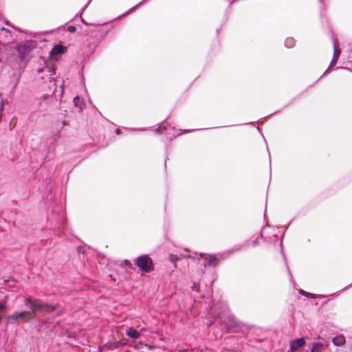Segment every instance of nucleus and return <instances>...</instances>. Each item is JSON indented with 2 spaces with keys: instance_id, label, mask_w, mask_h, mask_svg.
<instances>
[{
  "instance_id": "obj_30",
  "label": "nucleus",
  "mask_w": 352,
  "mask_h": 352,
  "mask_svg": "<svg viewBox=\"0 0 352 352\" xmlns=\"http://www.w3.org/2000/svg\"><path fill=\"white\" fill-rule=\"evenodd\" d=\"M344 69H347L348 71H350V72H352V70H351V69H348V68H344Z\"/></svg>"
},
{
  "instance_id": "obj_29",
  "label": "nucleus",
  "mask_w": 352,
  "mask_h": 352,
  "mask_svg": "<svg viewBox=\"0 0 352 352\" xmlns=\"http://www.w3.org/2000/svg\"><path fill=\"white\" fill-rule=\"evenodd\" d=\"M63 313V311H60L58 312V315L59 316V315L62 314Z\"/></svg>"
},
{
  "instance_id": "obj_17",
  "label": "nucleus",
  "mask_w": 352,
  "mask_h": 352,
  "mask_svg": "<svg viewBox=\"0 0 352 352\" xmlns=\"http://www.w3.org/2000/svg\"><path fill=\"white\" fill-rule=\"evenodd\" d=\"M300 294H301L302 295L306 296H314V294L307 292L302 289L300 290Z\"/></svg>"
},
{
  "instance_id": "obj_20",
  "label": "nucleus",
  "mask_w": 352,
  "mask_h": 352,
  "mask_svg": "<svg viewBox=\"0 0 352 352\" xmlns=\"http://www.w3.org/2000/svg\"><path fill=\"white\" fill-rule=\"evenodd\" d=\"M192 289L193 290L198 292L199 291V285H197L196 283H194L193 286L192 287Z\"/></svg>"
},
{
  "instance_id": "obj_27",
  "label": "nucleus",
  "mask_w": 352,
  "mask_h": 352,
  "mask_svg": "<svg viewBox=\"0 0 352 352\" xmlns=\"http://www.w3.org/2000/svg\"><path fill=\"white\" fill-rule=\"evenodd\" d=\"M67 336H68L69 338H71V337L72 336V333H67Z\"/></svg>"
},
{
  "instance_id": "obj_10",
  "label": "nucleus",
  "mask_w": 352,
  "mask_h": 352,
  "mask_svg": "<svg viewBox=\"0 0 352 352\" xmlns=\"http://www.w3.org/2000/svg\"><path fill=\"white\" fill-rule=\"evenodd\" d=\"M65 48L63 47V46L60 45H57L52 48V51L50 52V54L52 56H54L56 55L63 54Z\"/></svg>"
},
{
  "instance_id": "obj_1",
  "label": "nucleus",
  "mask_w": 352,
  "mask_h": 352,
  "mask_svg": "<svg viewBox=\"0 0 352 352\" xmlns=\"http://www.w3.org/2000/svg\"><path fill=\"white\" fill-rule=\"evenodd\" d=\"M25 305L29 307L31 311H16L7 317L8 322L16 324L19 321L26 322L34 318L38 312L51 313L56 308V305L44 303L40 300H32L27 298L25 300Z\"/></svg>"
},
{
  "instance_id": "obj_18",
  "label": "nucleus",
  "mask_w": 352,
  "mask_h": 352,
  "mask_svg": "<svg viewBox=\"0 0 352 352\" xmlns=\"http://www.w3.org/2000/svg\"><path fill=\"white\" fill-rule=\"evenodd\" d=\"M3 102H4L3 100H1V103H0V114L2 113V112L3 111V108H4Z\"/></svg>"
},
{
  "instance_id": "obj_25",
  "label": "nucleus",
  "mask_w": 352,
  "mask_h": 352,
  "mask_svg": "<svg viewBox=\"0 0 352 352\" xmlns=\"http://www.w3.org/2000/svg\"><path fill=\"white\" fill-rule=\"evenodd\" d=\"M256 244H257V239H255V240H254V241H253V242H252V245H253V246H256Z\"/></svg>"
},
{
  "instance_id": "obj_2",
  "label": "nucleus",
  "mask_w": 352,
  "mask_h": 352,
  "mask_svg": "<svg viewBox=\"0 0 352 352\" xmlns=\"http://www.w3.org/2000/svg\"><path fill=\"white\" fill-rule=\"evenodd\" d=\"M36 46V42L31 40L19 45L16 47V50L19 53L20 60L28 62L30 60L31 51L34 49Z\"/></svg>"
},
{
  "instance_id": "obj_23",
  "label": "nucleus",
  "mask_w": 352,
  "mask_h": 352,
  "mask_svg": "<svg viewBox=\"0 0 352 352\" xmlns=\"http://www.w3.org/2000/svg\"><path fill=\"white\" fill-rule=\"evenodd\" d=\"M287 267L288 273H289V276H290V277H291L290 280H291V281L294 282V280H293V278H292V274H291V272H290V271H289V267H288V265H287Z\"/></svg>"
},
{
  "instance_id": "obj_12",
  "label": "nucleus",
  "mask_w": 352,
  "mask_h": 352,
  "mask_svg": "<svg viewBox=\"0 0 352 352\" xmlns=\"http://www.w3.org/2000/svg\"><path fill=\"white\" fill-rule=\"evenodd\" d=\"M323 349V346L320 343L314 344L311 352H321Z\"/></svg>"
},
{
  "instance_id": "obj_4",
  "label": "nucleus",
  "mask_w": 352,
  "mask_h": 352,
  "mask_svg": "<svg viewBox=\"0 0 352 352\" xmlns=\"http://www.w3.org/2000/svg\"><path fill=\"white\" fill-rule=\"evenodd\" d=\"M135 264L143 272H149L153 269V261L147 255L138 257Z\"/></svg>"
},
{
  "instance_id": "obj_6",
  "label": "nucleus",
  "mask_w": 352,
  "mask_h": 352,
  "mask_svg": "<svg viewBox=\"0 0 352 352\" xmlns=\"http://www.w3.org/2000/svg\"><path fill=\"white\" fill-rule=\"evenodd\" d=\"M305 341L303 338H298L295 340H292L290 342V350L292 352H295L300 348L304 346Z\"/></svg>"
},
{
  "instance_id": "obj_26",
  "label": "nucleus",
  "mask_w": 352,
  "mask_h": 352,
  "mask_svg": "<svg viewBox=\"0 0 352 352\" xmlns=\"http://www.w3.org/2000/svg\"><path fill=\"white\" fill-rule=\"evenodd\" d=\"M155 131H156L157 133H160V131H161V128H160V127H159V128H158V129H157Z\"/></svg>"
},
{
  "instance_id": "obj_5",
  "label": "nucleus",
  "mask_w": 352,
  "mask_h": 352,
  "mask_svg": "<svg viewBox=\"0 0 352 352\" xmlns=\"http://www.w3.org/2000/svg\"><path fill=\"white\" fill-rule=\"evenodd\" d=\"M221 321L228 331L240 328L241 326V322L232 314H228L223 318H221Z\"/></svg>"
},
{
  "instance_id": "obj_24",
  "label": "nucleus",
  "mask_w": 352,
  "mask_h": 352,
  "mask_svg": "<svg viewBox=\"0 0 352 352\" xmlns=\"http://www.w3.org/2000/svg\"><path fill=\"white\" fill-rule=\"evenodd\" d=\"M116 133V134L120 135L121 134V130L120 129H117Z\"/></svg>"
},
{
  "instance_id": "obj_16",
  "label": "nucleus",
  "mask_w": 352,
  "mask_h": 352,
  "mask_svg": "<svg viewBox=\"0 0 352 352\" xmlns=\"http://www.w3.org/2000/svg\"><path fill=\"white\" fill-rule=\"evenodd\" d=\"M6 309V306L5 303H1L0 302V321L1 320L2 318V311Z\"/></svg>"
},
{
  "instance_id": "obj_3",
  "label": "nucleus",
  "mask_w": 352,
  "mask_h": 352,
  "mask_svg": "<svg viewBox=\"0 0 352 352\" xmlns=\"http://www.w3.org/2000/svg\"><path fill=\"white\" fill-rule=\"evenodd\" d=\"M36 72L38 78L42 80H45V76L42 75L43 74L47 76V79L49 80L50 82L52 84V86H50V89L52 90V94H54L56 91V85L53 77L55 74V69L51 67L45 65L41 68H38Z\"/></svg>"
},
{
  "instance_id": "obj_7",
  "label": "nucleus",
  "mask_w": 352,
  "mask_h": 352,
  "mask_svg": "<svg viewBox=\"0 0 352 352\" xmlns=\"http://www.w3.org/2000/svg\"><path fill=\"white\" fill-rule=\"evenodd\" d=\"M190 258V255L180 254L179 255L170 254L169 255L170 261L174 264L175 267H177L176 262L179 260L181 258Z\"/></svg>"
},
{
  "instance_id": "obj_19",
  "label": "nucleus",
  "mask_w": 352,
  "mask_h": 352,
  "mask_svg": "<svg viewBox=\"0 0 352 352\" xmlns=\"http://www.w3.org/2000/svg\"><path fill=\"white\" fill-rule=\"evenodd\" d=\"M80 101V98L78 96H76L74 98V102L76 106L78 105V102Z\"/></svg>"
},
{
  "instance_id": "obj_21",
  "label": "nucleus",
  "mask_w": 352,
  "mask_h": 352,
  "mask_svg": "<svg viewBox=\"0 0 352 352\" xmlns=\"http://www.w3.org/2000/svg\"><path fill=\"white\" fill-rule=\"evenodd\" d=\"M147 0H143L140 3H138L137 6H135V7H133V8H131L130 10H134L139 5L143 3L144 2L146 1Z\"/></svg>"
},
{
  "instance_id": "obj_13",
  "label": "nucleus",
  "mask_w": 352,
  "mask_h": 352,
  "mask_svg": "<svg viewBox=\"0 0 352 352\" xmlns=\"http://www.w3.org/2000/svg\"><path fill=\"white\" fill-rule=\"evenodd\" d=\"M295 44V41L293 38H287L285 41V45L287 47H292Z\"/></svg>"
},
{
  "instance_id": "obj_11",
  "label": "nucleus",
  "mask_w": 352,
  "mask_h": 352,
  "mask_svg": "<svg viewBox=\"0 0 352 352\" xmlns=\"http://www.w3.org/2000/svg\"><path fill=\"white\" fill-rule=\"evenodd\" d=\"M332 342L336 346H341L345 342V338L342 335H338L333 338Z\"/></svg>"
},
{
  "instance_id": "obj_22",
  "label": "nucleus",
  "mask_w": 352,
  "mask_h": 352,
  "mask_svg": "<svg viewBox=\"0 0 352 352\" xmlns=\"http://www.w3.org/2000/svg\"><path fill=\"white\" fill-rule=\"evenodd\" d=\"M124 264H125V265L129 266V267L131 266V264L130 261H128V260H125L124 261Z\"/></svg>"
},
{
  "instance_id": "obj_9",
  "label": "nucleus",
  "mask_w": 352,
  "mask_h": 352,
  "mask_svg": "<svg viewBox=\"0 0 352 352\" xmlns=\"http://www.w3.org/2000/svg\"><path fill=\"white\" fill-rule=\"evenodd\" d=\"M219 263V258L215 255H210L208 258V261L206 263L204 264V266L209 265L212 267H215Z\"/></svg>"
},
{
  "instance_id": "obj_15",
  "label": "nucleus",
  "mask_w": 352,
  "mask_h": 352,
  "mask_svg": "<svg viewBox=\"0 0 352 352\" xmlns=\"http://www.w3.org/2000/svg\"><path fill=\"white\" fill-rule=\"evenodd\" d=\"M333 45H334V57L336 56H338L340 53V50H338L336 47V41L334 40L333 41Z\"/></svg>"
},
{
  "instance_id": "obj_14",
  "label": "nucleus",
  "mask_w": 352,
  "mask_h": 352,
  "mask_svg": "<svg viewBox=\"0 0 352 352\" xmlns=\"http://www.w3.org/2000/svg\"><path fill=\"white\" fill-rule=\"evenodd\" d=\"M1 32H6V33H7V34H10V37H9V38H8V40L6 41V42H7L8 43H12V42H13V41H14V38H13V36H12V35H11V31H10V30H8V29H6V28H1Z\"/></svg>"
},
{
  "instance_id": "obj_8",
  "label": "nucleus",
  "mask_w": 352,
  "mask_h": 352,
  "mask_svg": "<svg viewBox=\"0 0 352 352\" xmlns=\"http://www.w3.org/2000/svg\"><path fill=\"white\" fill-rule=\"evenodd\" d=\"M126 334L127 336H129L134 340L138 339L141 335V333L138 331L135 330V329H133L132 327L129 328L126 331Z\"/></svg>"
},
{
  "instance_id": "obj_28",
  "label": "nucleus",
  "mask_w": 352,
  "mask_h": 352,
  "mask_svg": "<svg viewBox=\"0 0 352 352\" xmlns=\"http://www.w3.org/2000/svg\"><path fill=\"white\" fill-rule=\"evenodd\" d=\"M60 87L61 94H62V93H63V86H62V85H60Z\"/></svg>"
}]
</instances>
